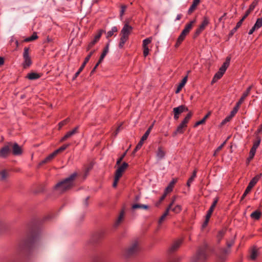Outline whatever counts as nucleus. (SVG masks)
Listing matches in <instances>:
<instances>
[{"label":"nucleus","instance_id":"1","mask_svg":"<svg viewBox=\"0 0 262 262\" xmlns=\"http://www.w3.org/2000/svg\"><path fill=\"white\" fill-rule=\"evenodd\" d=\"M77 174L76 172L72 173L70 177L57 183L54 187L55 190L63 193L74 186V181Z\"/></svg>","mask_w":262,"mask_h":262},{"label":"nucleus","instance_id":"2","mask_svg":"<svg viewBox=\"0 0 262 262\" xmlns=\"http://www.w3.org/2000/svg\"><path fill=\"white\" fill-rule=\"evenodd\" d=\"M133 28L129 25L128 21H125V24L121 30L118 47L120 49L124 47V44L128 40L129 36L132 32Z\"/></svg>","mask_w":262,"mask_h":262},{"label":"nucleus","instance_id":"3","mask_svg":"<svg viewBox=\"0 0 262 262\" xmlns=\"http://www.w3.org/2000/svg\"><path fill=\"white\" fill-rule=\"evenodd\" d=\"M209 249L207 245L200 247L195 256L192 257L190 262H204L208 256Z\"/></svg>","mask_w":262,"mask_h":262},{"label":"nucleus","instance_id":"4","mask_svg":"<svg viewBox=\"0 0 262 262\" xmlns=\"http://www.w3.org/2000/svg\"><path fill=\"white\" fill-rule=\"evenodd\" d=\"M38 237V231L35 227H33L30 231L27 239L24 242L23 246L26 248H30L37 241Z\"/></svg>","mask_w":262,"mask_h":262},{"label":"nucleus","instance_id":"5","mask_svg":"<svg viewBox=\"0 0 262 262\" xmlns=\"http://www.w3.org/2000/svg\"><path fill=\"white\" fill-rule=\"evenodd\" d=\"M230 59L231 58L230 57L228 56L226 57L225 61L219 69V71L214 75L211 81V84L217 82V81H218L223 77L226 70L230 65Z\"/></svg>","mask_w":262,"mask_h":262},{"label":"nucleus","instance_id":"6","mask_svg":"<svg viewBox=\"0 0 262 262\" xmlns=\"http://www.w3.org/2000/svg\"><path fill=\"white\" fill-rule=\"evenodd\" d=\"M24 61L22 66L24 69L29 68L32 64V61L30 56V48L29 47H25L23 52Z\"/></svg>","mask_w":262,"mask_h":262},{"label":"nucleus","instance_id":"7","mask_svg":"<svg viewBox=\"0 0 262 262\" xmlns=\"http://www.w3.org/2000/svg\"><path fill=\"white\" fill-rule=\"evenodd\" d=\"M210 20L208 16H204L203 17V21L199 26V27L195 30L193 34V38H196L200 34L204 31L206 27L209 24Z\"/></svg>","mask_w":262,"mask_h":262},{"label":"nucleus","instance_id":"8","mask_svg":"<svg viewBox=\"0 0 262 262\" xmlns=\"http://www.w3.org/2000/svg\"><path fill=\"white\" fill-rule=\"evenodd\" d=\"M219 199L217 198H215L214 199L212 204H211L209 209L208 210L207 214L205 216V220L202 225L203 228H205L208 225L210 217L214 211V209Z\"/></svg>","mask_w":262,"mask_h":262},{"label":"nucleus","instance_id":"9","mask_svg":"<svg viewBox=\"0 0 262 262\" xmlns=\"http://www.w3.org/2000/svg\"><path fill=\"white\" fill-rule=\"evenodd\" d=\"M139 251V247L138 244V242L136 241L130 247L125 251L124 254L126 257H129L137 254Z\"/></svg>","mask_w":262,"mask_h":262},{"label":"nucleus","instance_id":"10","mask_svg":"<svg viewBox=\"0 0 262 262\" xmlns=\"http://www.w3.org/2000/svg\"><path fill=\"white\" fill-rule=\"evenodd\" d=\"M103 32L104 31L102 29L98 31L93 39L88 43L86 48V51L90 50L99 41Z\"/></svg>","mask_w":262,"mask_h":262},{"label":"nucleus","instance_id":"11","mask_svg":"<svg viewBox=\"0 0 262 262\" xmlns=\"http://www.w3.org/2000/svg\"><path fill=\"white\" fill-rule=\"evenodd\" d=\"M12 146L11 142H7L0 149V158H6L11 152V148Z\"/></svg>","mask_w":262,"mask_h":262},{"label":"nucleus","instance_id":"12","mask_svg":"<svg viewBox=\"0 0 262 262\" xmlns=\"http://www.w3.org/2000/svg\"><path fill=\"white\" fill-rule=\"evenodd\" d=\"M188 111V107L185 105H181L178 107H174L173 109V112L174 114V119L178 120L179 118V115L181 113L187 112Z\"/></svg>","mask_w":262,"mask_h":262},{"label":"nucleus","instance_id":"13","mask_svg":"<svg viewBox=\"0 0 262 262\" xmlns=\"http://www.w3.org/2000/svg\"><path fill=\"white\" fill-rule=\"evenodd\" d=\"M152 41V37L147 38L143 40V56L146 57L149 54V50L148 47V45Z\"/></svg>","mask_w":262,"mask_h":262},{"label":"nucleus","instance_id":"14","mask_svg":"<svg viewBox=\"0 0 262 262\" xmlns=\"http://www.w3.org/2000/svg\"><path fill=\"white\" fill-rule=\"evenodd\" d=\"M118 167L117 169L116 170L115 174L118 176L119 177H121L122 176L123 173L125 171V170L128 167V164L125 162H124L122 165H118Z\"/></svg>","mask_w":262,"mask_h":262},{"label":"nucleus","instance_id":"15","mask_svg":"<svg viewBox=\"0 0 262 262\" xmlns=\"http://www.w3.org/2000/svg\"><path fill=\"white\" fill-rule=\"evenodd\" d=\"M79 127V126L78 125L76 126L72 130L67 132L66 134L60 140V142H63L65 141L68 138H70L74 134L77 133L78 132Z\"/></svg>","mask_w":262,"mask_h":262},{"label":"nucleus","instance_id":"16","mask_svg":"<svg viewBox=\"0 0 262 262\" xmlns=\"http://www.w3.org/2000/svg\"><path fill=\"white\" fill-rule=\"evenodd\" d=\"M253 87V85H250L246 90L243 93L242 96L241 98L239 99L237 103L238 105H241L243 102L244 101L246 98L250 94L251 90Z\"/></svg>","mask_w":262,"mask_h":262},{"label":"nucleus","instance_id":"17","mask_svg":"<svg viewBox=\"0 0 262 262\" xmlns=\"http://www.w3.org/2000/svg\"><path fill=\"white\" fill-rule=\"evenodd\" d=\"M11 147L12 148V152L13 155L18 156L22 154L23 150L17 143H14L13 144H12Z\"/></svg>","mask_w":262,"mask_h":262},{"label":"nucleus","instance_id":"18","mask_svg":"<svg viewBox=\"0 0 262 262\" xmlns=\"http://www.w3.org/2000/svg\"><path fill=\"white\" fill-rule=\"evenodd\" d=\"M196 18H194L193 20H191L189 23L186 24L185 28L182 31L186 35H188L190 30L192 29L193 25L196 23Z\"/></svg>","mask_w":262,"mask_h":262},{"label":"nucleus","instance_id":"19","mask_svg":"<svg viewBox=\"0 0 262 262\" xmlns=\"http://www.w3.org/2000/svg\"><path fill=\"white\" fill-rule=\"evenodd\" d=\"M262 177V173L256 175L249 183L248 186L251 189L256 185Z\"/></svg>","mask_w":262,"mask_h":262},{"label":"nucleus","instance_id":"20","mask_svg":"<svg viewBox=\"0 0 262 262\" xmlns=\"http://www.w3.org/2000/svg\"><path fill=\"white\" fill-rule=\"evenodd\" d=\"M182 243V239H178L176 241L171 245L170 248H169V251L171 252H174L176 251L180 246L181 244Z\"/></svg>","mask_w":262,"mask_h":262},{"label":"nucleus","instance_id":"21","mask_svg":"<svg viewBox=\"0 0 262 262\" xmlns=\"http://www.w3.org/2000/svg\"><path fill=\"white\" fill-rule=\"evenodd\" d=\"M57 152L54 150L52 153L48 155L44 160H43L41 162L40 164H46L50 162L57 155Z\"/></svg>","mask_w":262,"mask_h":262},{"label":"nucleus","instance_id":"22","mask_svg":"<svg viewBox=\"0 0 262 262\" xmlns=\"http://www.w3.org/2000/svg\"><path fill=\"white\" fill-rule=\"evenodd\" d=\"M211 114V112L209 111L202 119L195 123V124L193 125V127H196L201 124H204L206 122V120L210 116Z\"/></svg>","mask_w":262,"mask_h":262},{"label":"nucleus","instance_id":"23","mask_svg":"<svg viewBox=\"0 0 262 262\" xmlns=\"http://www.w3.org/2000/svg\"><path fill=\"white\" fill-rule=\"evenodd\" d=\"M125 214V209L123 208L120 212L119 216L115 223V226L117 227L123 221Z\"/></svg>","mask_w":262,"mask_h":262},{"label":"nucleus","instance_id":"24","mask_svg":"<svg viewBox=\"0 0 262 262\" xmlns=\"http://www.w3.org/2000/svg\"><path fill=\"white\" fill-rule=\"evenodd\" d=\"M166 154V152L164 150V148L163 146H160L158 148V150L157 151V157L160 159H162L164 158Z\"/></svg>","mask_w":262,"mask_h":262},{"label":"nucleus","instance_id":"25","mask_svg":"<svg viewBox=\"0 0 262 262\" xmlns=\"http://www.w3.org/2000/svg\"><path fill=\"white\" fill-rule=\"evenodd\" d=\"M186 34L184 33V32H181L179 36L178 37L177 42L175 45V47L178 48L180 46V45L182 43V42L184 41L185 39Z\"/></svg>","mask_w":262,"mask_h":262},{"label":"nucleus","instance_id":"26","mask_svg":"<svg viewBox=\"0 0 262 262\" xmlns=\"http://www.w3.org/2000/svg\"><path fill=\"white\" fill-rule=\"evenodd\" d=\"M41 76V74L32 72L28 73L26 76V78L30 80H35L39 78Z\"/></svg>","mask_w":262,"mask_h":262},{"label":"nucleus","instance_id":"27","mask_svg":"<svg viewBox=\"0 0 262 262\" xmlns=\"http://www.w3.org/2000/svg\"><path fill=\"white\" fill-rule=\"evenodd\" d=\"M262 215L261 212L259 210H256V211L253 212L251 215L250 217L254 219L255 220H258L260 219Z\"/></svg>","mask_w":262,"mask_h":262},{"label":"nucleus","instance_id":"28","mask_svg":"<svg viewBox=\"0 0 262 262\" xmlns=\"http://www.w3.org/2000/svg\"><path fill=\"white\" fill-rule=\"evenodd\" d=\"M104 236V233L102 232H99L95 233L93 235L92 239L94 243L98 242V241L101 239Z\"/></svg>","mask_w":262,"mask_h":262},{"label":"nucleus","instance_id":"29","mask_svg":"<svg viewBox=\"0 0 262 262\" xmlns=\"http://www.w3.org/2000/svg\"><path fill=\"white\" fill-rule=\"evenodd\" d=\"M108 49H109V43H107L106 46L104 47V48L103 50L102 53H101L100 57L99 58V62L100 61H103L104 58L107 54V53L108 52Z\"/></svg>","mask_w":262,"mask_h":262},{"label":"nucleus","instance_id":"30","mask_svg":"<svg viewBox=\"0 0 262 262\" xmlns=\"http://www.w3.org/2000/svg\"><path fill=\"white\" fill-rule=\"evenodd\" d=\"M196 172L197 171L196 169L194 170L191 176L188 179L187 182V186L189 187L191 185V184L192 183V182L194 181V178L196 176Z\"/></svg>","mask_w":262,"mask_h":262},{"label":"nucleus","instance_id":"31","mask_svg":"<svg viewBox=\"0 0 262 262\" xmlns=\"http://www.w3.org/2000/svg\"><path fill=\"white\" fill-rule=\"evenodd\" d=\"M193 115V113L191 112H190L189 113H188L187 115L186 116V117L184 118V119L183 120V121H182V123H183L184 125H185L186 126H187V123H188V122L189 121L190 119H191V118L192 117Z\"/></svg>","mask_w":262,"mask_h":262},{"label":"nucleus","instance_id":"32","mask_svg":"<svg viewBox=\"0 0 262 262\" xmlns=\"http://www.w3.org/2000/svg\"><path fill=\"white\" fill-rule=\"evenodd\" d=\"M132 209H144L147 210L149 209V206L146 205L135 204L132 205Z\"/></svg>","mask_w":262,"mask_h":262},{"label":"nucleus","instance_id":"33","mask_svg":"<svg viewBox=\"0 0 262 262\" xmlns=\"http://www.w3.org/2000/svg\"><path fill=\"white\" fill-rule=\"evenodd\" d=\"M175 201H176V197L174 196L172 198L171 203L169 204V205L167 207L165 211L163 213V215H164L166 216H167L168 215V214L169 213V211L170 210H171V208L172 206H173Z\"/></svg>","mask_w":262,"mask_h":262},{"label":"nucleus","instance_id":"34","mask_svg":"<svg viewBox=\"0 0 262 262\" xmlns=\"http://www.w3.org/2000/svg\"><path fill=\"white\" fill-rule=\"evenodd\" d=\"M230 253V250L226 248H222L220 250V257L223 258L224 256L228 255Z\"/></svg>","mask_w":262,"mask_h":262},{"label":"nucleus","instance_id":"35","mask_svg":"<svg viewBox=\"0 0 262 262\" xmlns=\"http://www.w3.org/2000/svg\"><path fill=\"white\" fill-rule=\"evenodd\" d=\"M118 32V28L117 27H113L111 30L107 32L106 34V38H108L111 37L113 35H114V33H117Z\"/></svg>","mask_w":262,"mask_h":262},{"label":"nucleus","instance_id":"36","mask_svg":"<svg viewBox=\"0 0 262 262\" xmlns=\"http://www.w3.org/2000/svg\"><path fill=\"white\" fill-rule=\"evenodd\" d=\"M38 38V36L37 35V33L36 32H34L33 33V34L31 36H30L29 37H27L26 39H25L24 41L25 42H29V41H31L36 40Z\"/></svg>","mask_w":262,"mask_h":262},{"label":"nucleus","instance_id":"37","mask_svg":"<svg viewBox=\"0 0 262 262\" xmlns=\"http://www.w3.org/2000/svg\"><path fill=\"white\" fill-rule=\"evenodd\" d=\"M70 146V144H64L62 145L61 147L55 150V151L57 152V153L58 154L59 153H60L64 150H65L68 147Z\"/></svg>","mask_w":262,"mask_h":262},{"label":"nucleus","instance_id":"38","mask_svg":"<svg viewBox=\"0 0 262 262\" xmlns=\"http://www.w3.org/2000/svg\"><path fill=\"white\" fill-rule=\"evenodd\" d=\"M186 127L187 126H186L183 123H181L179 124V125L177 127L176 132L179 134H182L184 132V128H186Z\"/></svg>","mask_w":262,"mask_h":262},{"label":"nucleus","instance_id":"39","mask_svg":"<svg viewBox=\"0 0 262 262\" xmlns=\"http://www.w3.org/2000/svg\"><path fill=\"white\" fill-rule=\"evenodd\" d=\"M70 118H67V119L60 121L58 123L59 129L61 128L63 126L67 125L70 122Z\"/></svg>","mask_w":262,"mask_h":262},{"label":"nucleus","instance_id":"40","mask_svg":"<svg viewBox=\"0 0 262 262\" xmlns=\"http://www.w3.org/2000/svg\"><path fill=\"white\" fill-rule=\"evenodd\" d=\"M240 106V105H238V104L236 103L235 106L234 107L233 110L230 112V115L233 117L238 112V110Z\"/></svg>","mask_w":262,"mask_h":262},{"label":"nucleus","instance_id":"41","mask_svg":"<svg viewBox=\"0 0 262 262\" xmlns=\"http://www.w3.org/2000/svg\"><path fill=\"white\" fill-rule=\"evenodd\" d=\"M182 206L179 205H177L174 207L171 208V210L177 214L179 213L182 211Z\"/></svg>","mask_w":262,"mask_h":262},{"label":"nucleus","instance_id":"42","mask_svg":"<svg viewBox=\"0 0 262 262\" xmlns=\"http://www.w3.org/2000/svg\"><path fill=\"white\" fill-rule=\"evenodd\" d=\"M257 256V250L255 248L252 249L251 255H250V258L252 260H255Z\"/></svg>","mask_w":262,"mask_h":262},{"label":"nucleus","instance_id":"43","mask_svg":"<svg viewBox=\"0 0 262 262\" xmlns=\"http://www.w3.org/2000/svg\"><path fill=\"white\" fill-rule=\"evenodd\" d=\"M143 144V142H141V141L140 140V141L138 142V143L137 144V145H136V146L133 150V151L132 152V155H134L135 154V153L142 147Z\"/></svg>","mask_w":262,"mask_h":262},{"label":"nucleus","instance_id":"44","mask_svg":"<svg viewBox=\"0 0 262 262\" xmlns=\"http://www.w3.org/2000/svg\"><path fill=\"white\" fill-rule=\"evenodd\" d=\"M254 26L258 29L262 27V17L257 19Z\"/></svg>","mask_w":262,"mask_h":262},{"label":"nucleus","instance_id":"45","mask_svg":"<svg viewBox=\"0 0 262 262\" xmlns=\"http://www.w3.org/2000/svg\"><path fill=\"white\" fill-rule=\"evenodd\" d=\"M261 142V139L260 137H257L256 140L253 142V146L252 147L257 149L259 146Z\"/></svg>","mask_w":262,"mask_h":262},{"label":"nucleus","instance_id":"46","mask_svg":"<svg viewBox=\"0 0 262 262\" xmlns=\"http://www.w3.org/2000/svg\"><path fill=\"white\" fill-rule=\"evenodd\" d=\"M1 180L2 181L5 180L8 177V172L6 170H3L0 172Z\"/></svg>","mask_w":262,"mask_h":262},{"label":"nucleus","instance_id":"47","mask_svg":"<svg viewBox=\"0 0 262 262\" xmlns=\"http://www.w3.org/2000/svg\"><path fill=\"white\" fill-rule=\"evenodd\" d=\"M258 3V0H254L250 5L249 8H248V10L252 12L255 9V7L257 5Z\"/></svg>","mask_w":262,"mask_h":262},{"label":"nucleus","instance_id":"48","mask_svg":"<svg viewBox=\"0 0 262 262\" xmlns=\"http://www.w3.org/2000/svg\"><path fill=\"white\" fill-rule=\"evenodd\" d=\"M120 17L122 18L124 14V12L127 9V6L126 5H121L120 6Z\"/></svg>","mask_w":262,"mask_h":262},{"label":"nucleus","instance_id":"49","mask_svg":"<svg viewBox=\"0 0 262 262\" xmlns=\"http://www.w3.org/2000/svg\"><path fill=\"white\" fill-rule=\"evenodd\" d=\"M197 6H198L197 5L192 3V5H191V6L190 7L189 9L188 10V12H187L188 14V15L191 14L194 11V10L196 9Z\"/></svg>","mask_w":262,"mask_h":262},{"label":"nucleus","instance_id":"50","mask_svg":"<svg viewBox=\"0 0 262 262\" xmlns=\"http://www.w3.org/2000/svg\"><path fill=\"white\" fill-rule=\"evenodd\" d=\"M251 188L249 187L248 186L247 187L246 190H245L244 193L243 194L241 200H243L245 199V198L246 196V195L251 191Z\"/></svg>","mask_w":262,"mask_h":262},{"label":"nucleus","instance_id":"51","mask_svg":"<svg viewBox=\"0 0 262 262\" xmlns=\"http://www.w3.org/2000/svg\"><path fill=\"white\" fill-rule=\"evenodd\" d=\"M126 152H127V150L125 152H124L119 158H118L117 159V161L116 162L117 165H120V164H121V162H122V161L123 160V159L126 156Z\"/></svg>","mask_w":262,"mask_h":262},{"label":"nucleus","instance_id":"52","mask_svg":"<svg viewBox=\"0 0 262 262\" xmlns=\"http://www.w3.org/2000/svg\"><path fill=\"white\" fill-rule=\"evenodd\" d=\"M120 177H119L118 176H116L115 174V177H114V182H113V186L114 187H116L117 185V184L119 182V179H120Z\"/></svg>","mask_w":262,"mask_h":262},{"label":"nucleus","instance_id":"53","mask_svg":"<svg viewBox=\"0 0 262 262\" xmlns=\"http://www.w3.org/2000/svg\"><path fill=\"white\" fill-rule=\"evenodd\" d=\"M96 52L95 50H93L91 51L89 54L86 56V57L85 58L84 60H85L86 62H89L90 60L91 56L93 55V54Z\"/></svg>","mask_w":262,"mask_h":262},{"label":"nucleus","instance_id":"54","mask_svg":"<svg viewBox=\"0 0 262 262\" xmlns=\"http://www.w3.org/2000/svg\"><path fill=\"white\" fill-rule=\"evenodd\" d=\"M149 134L150 133L148 132V131H146V132L144 133V134L143 135V136L141 138L140 140L141 141V142H144V141L147 139Z\"/></svg>","mask_w":262,"mask_h":262},{"label":"nucleus","instance_id":"55","mask_svg":"<svg viewBox=\"0 0 262 262\" xmlns=\"http://www.w3.org/2000/svg\"><path fill=\"white\" fill-rule=\"evenodd\" d=\"M232 118H233V117H232V116H231L229 115L228 116L226 117L225 118V119H224V120L222 121V122L221 124H222V125L225 124V123H226L227 122H229V121L232 119Z\"/></svg>","mask_w":262,"mask_h":262},{"label":"nucleus","instance_id":"56","mask_svg":"<svg viewBox=\"0 0 262 262\" xmlns=\"http://www.w3.org/2000/svg\"><path fill=\"white\" fill-rule=\"evenodd\" d=\"M173 188H172V187H171V186H170L168 185V186L166 187V188L165 189V190H164V193H166V194H167L168 193H169L171 192L172 191Z\"/></svg>","mask_w":262,"mask_h":262},{"label":"nucleus","instance_id":"57","mask_svg":"<svg viewBox=\"0 0 262 262\" xmlns=\"http://www.w3.org/2000/svg\"><path fill=\"white\" fill-rule=\"evenodd\" d=\"M177 181H178V179L177 178H173V179H172L171 181L169 183L168 185L172 187V188H173L174 186V185L177 182Z\"/></svg>","mask_w":262,"mask_h":262},{"label":"nucleus","instance_id":"58","mask_svg":"<svg viewBox=\"0 0 262 262\" xmlns=\"http://www.w3.org/2000/svg\"><path fill=\"white\" fill-rule=\"evenodd\" d=\"M225 142H224L222 144H221L220 146H219L214 151V156H215L216 155V154L219 152L223 148V147L224 146V144H225Z\"/></svg>","mask_w":262,"mask_h":262},{"label":"nucleus","instance_id":"59","mask_svg":"<svg viewBox=\"0 0 262 262\" xmlns=\"http://www.w3.org/2000/svg\"><path fill=\"white\" fill-rule=\"evenodd\" d=\"M244 19H243V18H241L239 21L238 22H237V23L236 24V26L235 27L236 28H237V29L241 27V26H242V24H243V22L244 21Z\"/></svg>","mask_w":262,"mask_h":262},{"label":"nucleus","instance_id":"60","mask_svg":"<svg viewBox=\"0 0 262 262\" xmlns=\"http://www.w3.org/2000/svg\"><path fill=\"white\" fill-rule=\"evenodd\" d=\"M187 79H188V75H187L186 76H185L183 79L181 80L180 83H181L182 84L185 85V84H186V83L187 82Z\"/></svg>","mask_w":262,"mask_h":262},{"label":"nucleus","instance_id":"61","mask_svg":"<svg viewBox=\"0 0 262 262\" xmlns=\"http://www.w3.org/2000/svg\"><path fill=\"white\" fill-rule=\"evenodd\" d=\"M256 148L251 147V148L250 150V152H249V155L254 156L255 152H256Z\"/></svg>","mask_w":262,"mask_h":262},{"label":"nucleus","instance_id":"62","mask_svg":"<svg viewBox=\"0 0 262 262\" xmlns=\"http://www.w3.org/2000/svg\"><path fill=\"white\" fill-rule=\"evenodd\" d=\"M251 13V11H250L249 10H247L242 18L245 20Z\"/></svg>","mask_w":262,"mask_h":262},{"label":"nucleus","instance_id":"63","mask_svg":"<svg viewBox=\"0 0 262 262\" xmlns=\"http://www.w3.org/2000/svg\"><path fill=\"white\" fill-rule=\"evenodd\" d=\"M257 30L254 26L252 27V28L249 30L248 34L249 35H251L253 33V32L256 30Z\"/></svg>","mask_w":262,"mask_h":262},{"label":"nucleus","instance_id":"64","mask_svg":"<svg viewBox=\"0 0 262 262\" xmlns=\"http://www.w3.org/2000/svg\"><path fill=\"white\" fill-rule=\"evenodd\" d=\"M256 133L257 134H261L262 133V124L258 127Z\"/></svg>","mask_w":262,"mask_h":262}]
</instances>
